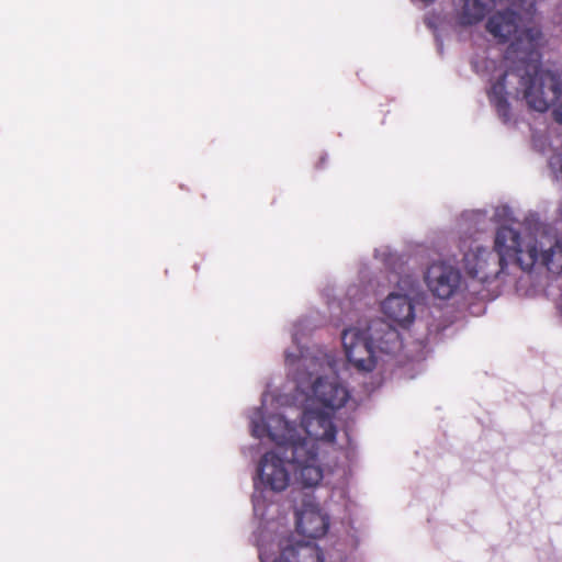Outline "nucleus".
I'll use <instances>...</instances> for the list:
<instances>
[{
    "label": "nucleus",
    "mask_w": 562,
    "mask_h": 562,
    "mask_svg": "<svg viewBox=\"0 0 562 562\" xmlns=\"http://www.w3.org/2000/svg\"><path fill=\"white\" fill-rule=\"evenodd\" d=\"M538 259L537 241L525 245L519 232L503 225L497 228L494 249L475 245L463 256V268L469 277L488 282L503 273L508 263H516L521 270L530 271Z\"/></svg>",
    "instance_id": "obj_1"
},
{
    "label": "nucleus",
    "mask_w": 562,
    "mask_h": 562,
    "mask_svg": "<svg viewBox=\"0 0 562 562\" xmlns=\"http://www.w3.org/2000/svg\"><path fill=\"white\" fill-rule=\"evenodd\" d=\"M530 43L525 75L521 76L524 99L528 106L538 112H546L553 105L554 120L562 124V81L558 74L542 69L538 53L541 32L529 27L525 33Z\"/></svg>",
    "instance_id": "obj_2"
},
{
    "label": "nucleus",
    "mask_w": 562,
    "mask_h": 562,
    "mask_svg": "<svg viewBox=\"0 0 562 562\" xmlns=\"http://www.w3.org/2000/svg\"><path fill=\"white\" fill-rule=\"evenodd\" d=\"M271 420L282 427L281 431L272 430L270 424L267 426L254 424V436L260 438L267 432L268 437L276 442L279 453L292 468L303 462L316 460V457H318V445L316 442L306 437H301L295 426L282 416H276Z\"/></svg>",
    "instance_id": "obj_3"
},
{
    "label": "nucleus",
    "mask_w": 562,
    "mask_h": 562,
    "mask_svg": "<svg viewBox=\"0 0 562 562\" xmlns=\"http://www.w3.org/2000/svg\"><path fill=\"white\" fill-rule=\"evenodd\" d=\"M529 29L522 31L517 40L513 42L506 53V58L512 59L517 57L520 65L515 68V72L521 78L525 75L526 65L528 61V53L530 50V43L525 33ZM513 71H505L491 87L488 91L490 102L495 108L497 115L504 123H507L510 119V104L507 100L506 92V77Z\"/></svg>",
    "instance_id": "obj_4"
},
{
    "label": "nucleus",
    "mask_w": 562,
    "mask_h": 562,
    "mask_svg": "<svg viewBox=\"0 0 562 562\" xmlns=\"http://www.w3.org/2000/svg\"><path fill=\"white\" fill-rule=\"evenodd\" d=\"M285 462L279 452H266L257 469L255 488L259 492H283L290 482Z\"/></svg>",
    "instance_id": "obj_5"
},
{
    "label": "nucleus",
    "mask_w": 562,
    "mask_h": 562,
    "mask_svg": "<svg viewBox=\"0 0 562 562\" xmlns=\"http://www.w3.org/2000/svg\"><path fill=\"white\" fill-rule=\"evenodd\" d=\"M341 341L346 358L355 369L370 372L375 368L373 341L368 333L358 328H348L342 331Z\"/></svg>",
    "instance_id": "obj_6"
},
{
    "label": "nucleus",
    "mask_w": 562,
    "mask_h": 562,
    "mask_svg": "<svg viewBox=\"0 0 562 562\" xmlns=\"http://www.w3.org/2000/svg\"><path fill=\"white\" fill-rule=\"evenodd\" d=\"M295 528L308 539H318L327 533L329 516L315 502L314 494H303L301 505L295 509Z\"/></svg>",
    "instance_id": "obj_7"
},
{
    "label": "nucleus",
    "mask_w": 562,
    "mask_h": 562,
    "mask_svg": "<svg viewBox=\"0 0 562 562\" xmlns=\"http://www.w3.org/2000/svg\"><path fill=\"white\" fill-rule=\"evenodd\" d=\"M334 411L326 409L315 403L305 407L301 418V426L306 438L318 445V441L333 443L336 439L337 429L334 425Z\"/></svg>",
    "instance_id": "obj_8"
},
{
    "label": "nucleus",
    "mask_w": 562,
    "mask_h": 562,
    "mask_svg": "<svg viewBox=\"0 0 562 562\" xmlns=\"http://www.w3.org/2000/svg\"><path fill=\"white\" fill-rule=\"evenodd\" d=\"M428 289L439 299H449L458 290L461 274L458 269L445 263L431 265L425 276Z\"/></svg>",
    "instance_id": "obj_9"
},
{
    "label": "nucleus",
    "mask_w": 562,
    "mask_h": 562,
    "mask_svg": "<svg viewBox=\"0 0 562 562\" xmlns=\"http://www.w3.org/2000/svg\"><path fill=\"white\" fill-rule=\"evenodd\" d=\"M311 403L334 412L341 408L349 400L348 390L337 378H317L313 383Z\"/></svg>",
    "instance_id": "obj_10"
},
{
    "label": "nucleus",
    "mask_w": 562,
    "mask_h": 562,
    "mask_svg": "<svg viewBox=\"0 0 562 562\" xmlns=\"http://www.w3.org/2000/svg\"><path fill=\"white\" fill-rule=\"evenodd\" d=\"M382 312L390 321L402 327H407L415 319L414 305L406 294H389L382 303Z\"/></svg>",
    "instance_id": "obj_11"
},
{
    "label": "nucleus",
    "mask_w": 562,
    "mask_h": 562,
    "mask_svg": "<svg viewBox=\"0 0 562 562\" xmlns=\"http://www.w3.org/2000/svg\"><path fill=\"white\" fill-rule=\"evenodd\" d=\"M519 15L513 10L494 13L486 23V30L501 43L507 42L518 30Z\"/></svg>",
    "instance_id": "obj_12"
},
{
    "label": "nucleus",
    "mask_w": 562,
    "mask_h": 562,
    "mask_svg": "<svg viewBox=\"0 0 562 562\" xmlns=\"http://www.w3.org/2000/svg\"><path fill=\"white\" fill-rule=\"evenodd\" d=\"M274 562H324V554L315 543L299 541L283 547Z\"/></svg>",
    "instance_id": "obj_13"
},
{
    "label": "nucleus",
    "mask_w": 562,
    "mask_h": 562,
    "mask_svg": "<svg viewBox=\"0 0 562 562\" xmlns=\"http://www.w3.org/2000/svg\"><path fill=\"white\" fill-rule=\"evenodd\" d=\"M495 5V0H464L459 16L461 25H473L482 21Z\"/></svg>",
    "instance_id": "obj_14"
},
{
    "label": "nucleus",
    "mask_w": 562,
    "mask_h": 562,
    "mask_svg": "<svg viewBox=\"0 0 562 562\" xmlns=\"http://www.w3.org/2000/svg\"><path fill=\"white\" fill-rule=\"evenodd\" d=\"M294 480L303 488L315 487L323 479V471L318 464V457L315 461L303 462L292 468Z\"/></svg>",
    "instance_id": "obj_15"
},
{
    "label": "nucleus",
    "mask_w": 562,
    "mask_h": 562,
    "mask_svg": "<svg viewBox=\"0 0 562 562\" xmlns=\"http://www.w3.org/2000/svg\"><path fill=\"white\" fill-rule=\"evenodd\" d=\"M538 259L536 261L544 266L549 271L555 272L562 270V238L557 240L549 249L539 254L537 249Z\"/></svg>",
    "instance_id": "obj_16"
},
{
    "label": "nucleus",
    "mask_w": 562,
    "mask_h": 562,
    "mask_svg": "<svg viewBox=\"0 0 562 562\" xmlns=\"http://www.w3.org/2000/svg\"><path fill=\"white\" fill-rule=\"evenodd\" d=\"M389 329L386 331V341L387 342H397L398 340V333L394 328H392L390 325H387Z\"/></svg>",
    "instance_id": "obj_17"
},
{
    "label": "nucleus",
    "mask_w": 562,
    "mask_h": 562,
    "mask_svg": "<svg viewBox=\"0 0 562 562\" xmlns=\"http://www.w3.org/2000/svg\"><path fill=\"white\" fill-rule=\"evenodd\" d=\"M265 494H252L251 502L254 505L255 512H258L259 504L263 501Z\"/></svg>",
    "instance_id": "obj_18"
},
{
    "label": "nucleus",
    "mask_w": 562,
    "mask_h": 562,
    "mask_svg": "<svg viewBox=\"0 0 562 562\" xmlns=\"http://www.w3.org/2000/svg\"><path fill=\"white\" fill-rule=\"evenodd\" d=\"M326 159H327L326 156H321L316 167L317 168L323 167L325 165V162H326Z\"/></svg>",
    "instance_id": "obj_19"
},
{
    "label": "nucleus",
    "mask_w": 562,
    "mask_h": 562,
    "mask_svg": "<svg viewBox=\"0 0 562 562\" xmlns=\"http://www.w3.org/2000/svg\"><path fill=\"white\" fill-rule=\"evenodd\" d=\"M422 1H423V2H425V3H431V2H434V0H422Z\"/></svg>",
    "instance_id": "obj_20"
}]
</instances>
